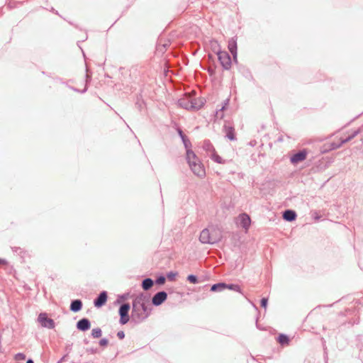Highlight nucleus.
<instances>
[{
	"mask_svg": "<svg viewBox=\"0 0 363 363\" xmlns=\"http://www.w3.org/2000/svg\"><path fill=\"white\" fill-rule=\"evenodd\" d=\"M177 132L181 138L186 150V160L192 172L200 178L204 177V166L199 160L196 155L191 150V143L187 135L179 128H177Z\"/></svg>",
	"mask_w": 363,
	"mask_h": 363,
	"instance_id": "nucleus-1",
	"label": "nucleus"
},
{
	"mask_svg": "<svg viewBox=\"0 0 363 363\" xmlns=\"http://www.w3.org/2000/svg\"><path fill=\"white\" fill-rule=\"evenodd\" d=\"M149 298L143 293L138 295L132 302L131 322L140 324L147 319L151 312L152 308L149 306Z\"/></svg>",
	"mask_w": 363,
	"mask_h": 363,
	"instance_id": "nucleus-2",
	"label": "nucleus"
},
{
	"mask_svg": "<svg viewBox=\"0 0 363 363\" xmlns=\"http://www.w3.org/2000/svg\"><path fill=\"white\" fill-rule=\"evenodd\" d=\"M178 105L186 110H199L204 105L201 98L185 96L178 100Z\"/></svg>",
	"mask_w": 363,
	"mask_h": 363,
	"instance_id": "nucleus-3",
	"label": "nucleus"
},
{
	"mask_svg": "<svg viewBox=\"0 0 363 363\" xmlns=\"http://www.w3.org/2000/svg\"><path fill=\"white\" fill-rule=\"evenodd\" d=\"M206 157H208L213 162L218 164H225V160H223L216 151L213 145L209 140L206 139Z\"/></svg>",
	"mask_w": 363,
	"mask_h": 363,
	"instance_id": "nucleus-4",
	"label": "nucleus"
},
{
	"mask_svg": "<svg viewBox=\"0 0 363 363\" xmlns=\"http://www.w3.org/2000/svg\"><path fill=\"white\" fill-rule=\"evenodd\" d=\"M130 305L128 303H121L118 308V315L120 316L119 323L122 325H125L128 321H131V315H129Z\"/></svg>",
	"mask_w": 363,
	"mask_h": 363,
	"instance_id": "nucleus-5",
	"label": "nucleus"
},
{
	"mask_svg": "<svg viewBox=\"0 0 363 363\" xmlns=\"http://www.w3.org/2000/svg\"><path fill=\"white\" fill-rule=\"evenodd\" d=\"M308 154V150L306 148H303L300 151L293 153L290 157V162L293 165H297L301 162L306 160Z\"/></svg>",
	"mask_w": 363,
	"mask_h": 363,
	"instance_id": "nucleus-6",
	"label": "nucleus"
},
{
	"mask_svg": "<svg viewBox=\"0 0 363 363\" xmlns=\"http://www.w3.org/2000/svg\"><path fill=\"white\" fill-rule=\"evenodd\" d=\"M223 131L225 133V137L231 141L236 140V133L234 125L232 122L224 121Z\"/></svg>",
	"mask_w": 363,
	"mask_h": 363,
	"instance_id": "nucleus-7",
	"label": "nucleus"
},
{
	"mask_svg": "<svg viewBox=\"0 0 363 363\" xmlns=\"http://www.w3.org/2000/svg\"><path fill=\"white\" fill-rule=\"evenodd\" d=\"M217 55L222 67L225 70L230 69L233 61L229 53L225 51H221Z\"/></svg>",
	"mask_w": 363,
	"mask_h": 363,
	"instance_id": "nucleus-8",
	"label": "nucleus"
},
{
	"mask_svg": "<svg viewBox=\"0 0 363 363\" xmlns=\"http://www.w3.org/2000/svg\"><path fill=\"white\" fill-rule=\"evenodd\" d=\"M38 320L43 328L53 329L55 327L54 320L49 318L46 313H40L38 317Z\"/></svg>",
	"mask_w": 363,
	"mask_h": 363,
	"instance_id": "nucleus-9",
	"label": "nucleus"
},
{
	"mask_svg": "<svg viewBox=\"0 0 363 363\" xmlns=\"http://www.w3.org/2000/svg\"><path fill=\"white\" fill-rule=\"evenodd\" d=\"M236 223L239 227L247 231L251 225V218L247 213H242L238 216Z\"/></svg>",
	"mask_w": 363,
	"mask_h": 363,
	"instance_id": "nucleus-10",
	"label": "nucleus"
},
{
	"mask_svg": "<svg viewBox=\"0 0 363 363\" xmlns=\"http://www.w3.org/2000/svg\"><path fill=\"white\" fill-rule=\"evenodd\" d=\"M228 48L229 52L231 53L233 61L235 63H238V45H237V37L230 38L228 42Z\"/></svg>",
	"mask_w": 363,
	"mask_h": 363,
	"instance_id": "nucleus-11",
	"label": "nucleus"
},
{
	"mask_svg": "<svg viewBox=\"0 0 363 363\" xmlns=\"http://www.w3.org/2000/svg\"><path fill=\"white\" fill-rule=\"evenodd\" d=\"M168 294L165 291H160L157 292L152 298V304L154 306L162 305L167 299Z\"/></svg>",
	"mask_w": 363,
	"mask_h": 363,
	"instance_id": "nucleus-12",
	"label": "nucleus"
},
{
	"mask_svg": "<svg viewBox=\"0 0 363 363\" xmlns=\"http://www.w3.org/2000/svg\"><path fill=\"white\" fill-rule=\"evenodd\" d=\"M108 294L106 291H101L94 300V305L96 308H101L106 303Z\"/></svg>",
	"mask_w": 363,
	"mask_h": 363,
	"instance_id": "nucleus-13",
	"label": "nucleus"
},
{
	"mask_svg": "<svg viewBox=\"0 0 363 363\" xmlns=\"http://www.w3.org/2000/svg\"><path fill=\"white\" fill-rule=\"evenodd\" d=\"M91 321L87 318H82L77 322L76 328L78 330L86 332L91 328Z\"/></svg>",
	"mask_w": 363,
	"mask_h": 363,
	"instance_id": "nucleus-14",
	"label": "nucleus"
},
{
	"mask_svg": "<svg viewBox=\"0 0 363 363\" xmlns=\"http://www.w3.org/2000/svg\"><path fill=\"white\" fill-rule=\"evenodd\" d=\"M342 146V144L340 142V140L338 143L331 142V143H325L323 147L322 152L325 153V152H328L329 151L335 150L338 148H340Z\"/></svg>",
	"mask_w": 363,
	"mask_h": 363,
	"instance_id": "nucleus-15",
	"label": "nucleus"
},
{
	"mask_svg": "<svg viewBox=\"0 0 363 363\" xmlns=\"http://www.w3.org/2000/svg\"><path fill=\"white\" fill-rule=\"evenodd\" d=\"M283 219L288 222L294 221L297 218L296 212L293 209H286L283 212Z\"/></svg>",
	"mask_w": 363,
	"mask_h": 363,
	"instance_id": "nucleus-16",
	"label": "nucleus"
},
{
	"mask_svg": "<svg viewBox=\"0 0 363 363\" xmlns=\"http://www.w3.org/2000/svg\"><path fill=\"white\" fill-rule=\"evenodd\" d=\"M228 105H229L228 99H226L223 102L221 108L219 109H217L215 113L216 120L223 119V118L224 117V111L228 108Z\"/></svg>",
	"mask_w": 363,
	"mask_h": 363,
	"instance_id": "nucleus-17",
	"label": "nucleus"
},
{
	"mask_svg": "<svg viewBox=\"0 0 363 363\" xmlns=\"http://www.w3.org/2000/svg\"><path fill=\"white\" fill-rule=\"evenodd\" d=\"M83 303L81 299H74L71 301L69 310L73 313H77L82 309Z\"/></svg>",
	"mask_w": 363,
	"mask_h": 363,
	"instance_id": "nucleus-18",
	"label": "nucleus"
},
{
	"mask_svg": "<svg viewBox=\"0 0 363 363\" xmlns=\"http://www.w3.org/2000/svg\"><path fill=\"white\" fill-rule=\"evenodd\" d=\"M154 280L151 278L147 277L143 279L141 287L144 291L150 290L154 285Z\"/></svg>",
	"mask_w": 363,
	"mask_h": 363,
	"instance_id": "nucleus-19",
	"label": "nucleus"
},
{
	"mask_svg": "<svg viewBox=\"0 0 363 363\" xmlns=\"http://www.w3.org/2000/svg\"><path fill=\"white\" fill-rule=\"evenodd\" d=\"M277 340L281 345L283 346L288 345L291 342L289 336L284 333H280L277 336Z\"/></svg>",
	"mask_w": 363,
	"mask_h": 363,
	"instance_id": "nucleus-20",
	"label": "nucleus"
},
{
	"mask_svg": "<svg viewBox=\"0 0 363 363\" xmlns=\"http://www.w3.org/2000/svg\"><path fill=\"white\" fill-rule=\"evenodd\" d=\"M225 290V283L220 281L211 286L210 291L212 292H220Z\"/></svg>",
	"mask_w": 363,
	"mask_h": 363,
	"instance_id": "nucleus-21",
	"label": "nucleus"
},
{
	"mask_svg": "<svg viewBox=\"0 0 363 363\" xmlns=\"http://www.w3.org/2000/svg\"><path fill=\"white\" fill-rule=\"evenodd\" d=\"M360 129H357L354 130L350 135H349L345 138H340V140L342 143V145L347 143L350 142L352 140H353L357 135L360 133Z\"/></svg>",
	"mask_w": 363,
	"mask_h": 363,
	"instance_id": "nucleus-22",
	"label": "nucleus"
},
{
	"mask_svg": "<svg viewBox=\"0 0 363 363\" xmlns=\"http://www.w3.org/2000/svg\"><path fill=\"white\" fill-rule=\"evenodd\" d=\"M209 46L212 50V52L216 55L220 52L222 50H220V45L218 44L217 40H211L209 41Z\"/></svg>",
	"mask_w": 363,
	"mask_h": 363,
	"instance_id": "nucleus-23",
	"label": "nucleus"
},
{
	"mask_svg": "<svg viewBox=\"0 0 363 363\" xmlns=\"http://www.w3.org/2000/svg\"><path fill=\"white\" fill-rule=\"evenodd\" d=\"M170 45L169 40L165 41L164 43H162V40L157 43V50L159 52L164 53L167 49V48Z\"/></svg>",
	"mask_w": 363,
	"mask_h": 363,
	"instance_id": "nucleus-24",
	"label": "nucleus"
},
{
	"mask_svg": "<svg viewBox=\"0 0 363 363\" xmlns=\"http://www.w3.org/2000/svg\"><path fill=\"white\" fill-rule=\"evenodd\" d=\"M186 280L189 282H190L191 284H199L201 281L200 278L198 276L193 274H189L186 277Z\"/></svg>",
	"mask_w": 363,
	"mask_h": 363,
	"instance_id": "nucleus-25",
	"label": "nucleus"
},
{
	"mask_svg": "<svg viewBox=\"0 0 363 363\" xmlns=\"http://www.w3.org/2000/svg\"><path fill=\"white\" fill-rule=\"evenodd\" d=\"M206 231V243L208 244H213L217 242L219 240V238H211V237L209 235L208 230L207 228L205 229Z\"/></svg>",
	"mask_w": 363,
	"mask_h": 363,
	"instance_id": "nucleus-26",
	"label": "nucleus"
},
{
	"mask_svg": "<svg viewBox=\"0 0 363 363\" xmlns=\"http://www.w3.org/2000/svg\"><path fill=\"white\" fill-rule=\"evenodd\" d=\"M225 289H229L231 291L241 292L240 286L237 284H226L225 283Z\"/></svg>",
	"mask_w": 363,
	"mask_h": 363,
	"instance_id": "nucleus-27",
	"label": "nucleus"
},
{
	"mask_svg": "<svg viewBox=\"0 0 363 363\" xmlns=\"http://www.w3.org/2000/svg\"><path fill=\"white\" fill-rule=\"evenodd\" d=\"M145 104L144 101L142 99V95L139 94L137 96L135 101V107L140 111Z\"/></svg>",
	"mask_w": 363,
	"mask_h": 363,
	"instance_id": "nucleus-28",
	"label": "nucleus"
},
{
	"mask_svg": "<svg viewBox=\"0 0 363 363\" xmlns=\"http://www.w3.org/2000/svg\"><path fill=\"white\" fill-rule=\"evenodd\" d=\"M166 277L163 274H160L157 277L156 279L154 281L155 284L157 285H163L165 283Z\"/></svg>",
	"mask_w": 363,
	"mask_h": 363,
	"instance_id": "nucleus-29",
	"label": "nucleus"
},
{
	"mask_svg": "<svg viewBox=\"0 0 363 363\" xmlns=\"http://www.w3.org/2000/svg\"><path fill=\"white\" fill-rule=\"evenodd\" d=\"M101 334H102V331H101V328H94L91 330V336L94 338H99V337H100L101 336Z\"/></svg>",
	"mask_w": 363,
	"mask_h": 363,
	"instance_id": "nucleus-30",
	"label": "nucleus"
},
{
	"mask_svg": "<svg viewBox=\"0 0 363 363\" xmlns=\"http://www.w3.org/2000/svg\"><path fill=\"white\" fill-rule=\"evenodd\" d=\"M178 273L177 272L170 271L167 273L166 278L170 281H174L176 277L177 276Z\"/></svg>",
	"mask_w": 363,
	"mask_h": 363,
	"instance_id": "nucleus-31",
	"label": "nucleus"
},
{
	"mask_svg": "<svg viewBox=\"0 0 363 363\" xmlns=\"http://www.w3.org/2000/svg\"><path fill=\"white\" fill-rule=\"evenodd\" d=\"M357 311L355 308H347L345 312H342L340 314L345 316L356 315Z\"/></svg>",
	"mask_w": 363,
	"mask_h": 363,
	"instance_id": "nucleus-32",
	"label": "nucleus"
},
{
	"mask_svg": "<svg viewBox=\"0 0 363 363\" xmlns=\"http://www.w3.org/2000/svg\"><path fill=\"white\" fill-rule=\"evenodd\" d=\"M130 296V293L129 292H127V293H124V294H119L118 295V298L123 302L124 303V301L125 300H127Z\"/></svg>",
	"mask_w": 363,
	"mask_h": 363,
	"instance_id": "nucleus-33",
	"label": "nucleus"
},
{
	"mask_svg": "<svg viewBox=\"0 0 363 363\" xmlns=\"http://www.w3.org/2000/svg\"><path fill=\"white\" fill-rule=\"evenodd\" d=\"M26 354L22 352H18L15 354L14 359L16 361H21V360H25L26 359Z\"/></svg>",
	"mask_w": 363,
	"mask_h": 363,
	"instance_id": "nucleus-34",
	"label": "nucleus"
},
{
	"mask_svg": "<svg viewBox=\"0 0 363 363\" xmlns=\"http://www.w3.org/2000/svg\"><path fill=\"white\" fill-rule=\"evenodd\" d=\"M268 305V298L262 297L260 300V306L264 309L267 308Z\"/></svg>",
	"mask_w": 363,
	"mask_h": 363,
	"instance_id": "nucleus-35",
	"label": "nucleus"
},
{
	"mask_svg": "<svg viewBox=\"0 0 363 363\" xmlns=\"http://www.w3.org/2000/svg\"><path fill=\"white\" fill-rule=\"evenodd\" d=\"M86 73L85 75V84L88 86V84H89L91 81V74H89L88 72V69H86Z\"/></svg>",
	"mask_w": 363,
	"mask_h": 363,
	"instance_id": "nucleus-36",
	"label": "nucleus"
},
{
	"mask_svg": "<svg viewBox=\"0 0 363 363\" xmlns=\"http://www.w3.org/2000/svg\"><path fill=\"white\" fill-rule=\"evenodd\" d=\"M99 344L101 347H106L108 344V340L107 338H106V337L101 338L99 340Z\"/></svg>",
	"mask_w": 363,
	"mask_h": 363,
	"instance_id": "nucleus-37",
	"label": "nucleus"
},
{
	"mask_svg": "<svg viewBox=\"0 0 363 363\" xmlns=\"http://www.w3.org/2000/svg\"><path fill=\"white\" fill-rule=\"evenodd\" d=\"M87 90H88V86L86 84H85V86L83 89H79L77 88L73 89L74 91L81 93V94H84L85 92L87 91Z\"/></svg>",
	"mask_w": 363,
	"mask_h": 363,
	"instance_id": "nucleus-38",
	"label": "nucleus"
},
{
	"mask_svg": "<svg viewBox=\"0 0 363 363\" xmlns=\"http://www.w3.org/2000/svg\"><path fill=\"white\" fill-rule=\"evenodd\" d=\"M86 352L90 354H96L98 352V349L96 347V348H94V347L87 348Z\"/></svg>",
	"mask_w": 363,
	"mask_h": 363,
	"instance_id": "nucleus-39",
	"label": "nucleus"
},
{
	"mask_svg": "<svg viewBox=\"0 0 363 363\" xmlns=\"http://www.w3.org/2000/svg\"><path fill=\"white\" fill-rule=\"evenodd\" d=\"M204 240H205V238H204V229H203L201 233H200V235H199V241L201 242V243H204Z\"/></svg>",
	"mask_w": 363,
	"mask_h": 363,
	"instance_id": "nucleus-40",
	"label": "nucleus"
},
{
	"mask_svg": "<svg viewBox=\"0 0 363 363\" xmlns=\"http://www.w3.org/2000/svg\"><path fill=\"white\" fill-rule=\"evenodd\" d=\"M117 337L120 340H123L125 337V333L123 330H120L117 333Z\"/></svg>",
	"mask_w": 363,
	"mask_h": 363,
	"instance_id": "nucleus-41",
	"label": "nucleus"
},
{
	"mask_svg": "<svg viewBox=\"0 0 363 363\" xmlns=\"http://www.w3.org/2000/svg\"><path fill=\"white\" fill-rule=\"evenodd\" d=\"M313 218L316 220H319L321 218V216L319 215L318 212H314L313 213Z\"/></svg>",
	"mask_w": 363,
	"mask_h": 363,
	"instance_id": "nucleus-42",
	"label": "nucleus"
},
{
	"mask_svg": "<svg viewBox=\"0 0 363 363\" xmlns=\"http://www.w3.org/2000/svg\"><path fill=\"white\" fill-rule=\"evenodd\" d=\"M13 252L21 253L23 252L22 249L19 247H11Z\"/></svg>",
	"mask_w": 363,
	"mask_h": 363,
	"instance_id": "nucleus-43",
	"label": "nucleus"
},
{
	"mask_svg": "<svg viewBox=\"0 0 363 363\" xmlns=\"http://www.w3.org/2000/svg\"><path fill=\"white\" fill-rule=\"evenodd\" d=\"M328 167V164H326V163H323V162H321V163L319 164L318 168H320V169H325Z\"/></svg>",
	"mask_w": 363,
	"mask_h": 363,
	"instance_id": "nucleus-44",
	"label": "nucleus"
},
{
	"mask_svg": "<svg viewBox=\"0 0 363 363\" xmlns=\"http://www.w3.org/2000/svg\"><path fill=\"white\" fill-rule=\"evenodd\" d=\"M359 318L357 317L355 320H350L349 321V323L352 325H354V324H358L359 323Z\"/></svg>",
	"mask_w": 363,
	"mask_h": 363,
	"instance_id": "nucleus-45",
	"label": "nucleus"
},
{
	"mask_svg": "<svg viewBox=\"0 0 363 363\" xmlns=\"http://www.w3.org/2000/svg\"><path fill=\"white\" fill-rule=\"evenodd\" d=\"M8 264V262L5 259L0 258V265H6Z\"/></svg>",
	"mask_w": 363,
	"mask_h": 363,
	"instance_id": "nucleus-46",
	"label": "nucleus"
},
{
	"mask_svg": "<svg viewBox=\"0 0 363 363\" xmlns=\"http://www.w3.org/2000/svg\"><path fill=\"white\" fill-rule=\"evenodd\" d=\"M121 303H123L118 297L116 298V300L114 301V305H120Z\"/></svg>",
	"mask_w": 363,
	"mask_h": 363,
	"instance_id": "nucleus-47",
	"label": "nucleus"
},
{
	"mask_svg": "<svg viewBox=\"0 0 363 363\" xmlns=\"http://www.w3.org/2000/svg\"><path fill=\"white\" fill-rule=\"evenodd\" d=\"M55 80L61 84H65V82L63 81V79L60 77L55 78Z\"/></svg>",
	"mask_w": 363,
	"mask_h": 363,
	"instance_id": "nucleus-48",
	"label": "nucleus"
},
{
	"mask_svg": "<svg viewBox=\"0 0 363 363\" xmlns=\"http://www.w3.org/2000/svg\"><path fill=\"white\" fill-rule=\"evenodd\" d=\"M67 354L64 355L58 362L57 363H62L63 361H65V358H67Z\"/></svg>",
	"mask_w": 363,
	"mask_h": 363,
	"instance_id": "nucleus-49",
	"label": "nucleus"
},
{
	"mask_svg": "<svg viewBox=\"0 0 363 363\" xmlns=\"http://www.w3.org/2000/svg\"><path fill=\"white\" fill-rule=\"evenodd\" d=\"M256 327L259 330H262V328L259 326L257 320H256Z\"/></svg>",
	"mask_w": 363,
	"mask_h": 363,
	"instance_id": "nucleus-50",
	"label": "nucleus"
},
{
	"mask_svg": "<svg viewBox=\"0 0 363 363\" xmlns=\"http://www.w3.org/2000/svg\"><path fill=\"white\" fill-rule=\"evenodd\" d=\"M362 335H358V336L357 337V340L358 342H360V341L362 340Z\"/></svg>",
	"mask_w": 363,
	"mask_h": 363,
	"instance_id": "nucleus-51",
	"label": "nucleus"
},
{
	"mask_svg": "<svg viewBox=\"0 0 363 363\" xmlns=\"http://www.w3.org/2000/svg\"><path fill=\"white\" fill-rule=\"evenodd\" d=\"M26 363H34V361L32 359L29 358L28 359H27Z\"/></svg>",
	"mask_w": 363,
	"mask_h": 363,
	"instance_id": "nucleus-52",
	"label": "nucleus"
},
{
	"mask_svg": "<svg viewBox=\"0 0 363 363\" xmlns=\"http://www.w3.org/2000/svg\"><path fill=\"white\" fill-rule=\"evenodd\" d=\"M324 358L325 361L328 359V354L325 350L324 351Z\"/></svg>",
	"mask_w": 363,
	"mask_h": 363,
	"instance_id": "nucleus-53",
	"label": "nucleus"
},
{
	"mask_svg": "<svg viewBox=\"0 0 363 363\" xmlns=\"http://www.w3.org/2000/svg\"><path fill=\"white\" fill-rule=\"evenodd\" d=\"M277 141L278 142H282L283 141V137L282 136L279 137L278 139H277Z\"/></svg>",
	"mask_w": 363,
	"mask_h": 363,
	"instance_id": "nucleus-54",
	"label": "nucleus"
},
{
	"mask_svg": "<svg viewBox=\"0 0 363 363\" xmlns=\"http://www.w3.org/2000/svg\"><path fill=\"white\" fill-rule=\"evenodd\" d=\"M357 347L359 349V350H362V345H360L359 343L357 344Z\"/></svg>",
	"mask_w": 363,
	"mask_h": 363,
	"instance_id": "nucleus-55",
	"label": "nucleus"
},
{
	"mask_svg": "<svg viewBox=\"0 0 363 363\" xmlns=\"http://www.w3.org/2000/svg\"><path fill=\"white\" fill-rule=\"evenodd\" d=\"M52 12L55 13L56 14H58L57 11L55 10V9L52 8L51 10Z\"/></svg>",
	"mask_w": 363,
	"mask_h": 363,
	"instance_id": "nucleus-56",
	"label": "nucleus"
},
{
	"mask_svg": "<svg viewBox=\"0 0 363 363\" xmlns=\"http://www.w3.org/2000/svg\"><path fill=\"white\" fill-rule=\"evenodd\" d=\"M69 89H72V90H73V89H76V88H75V87H74V86H70Z\"/></svg>",
	"mask_w": 363,
	"mask_h": 363,
	"instance_id": "nucleus-57",
	"label": "nucleus"
},
{
	"mask_svg": "<svg viewBox=\"0 0 363 363\" xmlns=\"http://www.w3.org/2000/svg\"><path fill=\"white\" fill-rule=\"evenodd\" d=\"M201 67L202 69H204V67H203V65H202V61L201 62Z\"/></svg>",
	"mask_w": 363,
	"mask_h": 363,
	"instance_id": "nucleus-58",
	"label": "nucleus"
},
{
	"mask_svg": "<svg viewBox=\"0 0 363 363\" xmlns=\"http://www.w3.org/2000/svg\"><path fill=\"white\" fill-rule=\"evenodd\" d=\"M65 85H66V86L69 89L70 86H69V85H68V84H67V83L65 82Z\"/></svg>",
	"mask_w": 363,
	"mask_h": 363,
	"instance_id": "nucleus-59",
	"label": "nucleus"
},
{
	"mask_svg": "<svg viewBox=\"0 0 363 363\" xmlns=\"http://www.w3.org/2000/svg\"><path fill=\"white\" fill-rule=\"evenodd\" d=\"M65 85H66V86L69 89L70 86H69V85H68V84H67V83L65 82Z\"/></svg>",
	"mask_w": 363,
	"mask_h": 363,
	"instance_id": "nucleus-60",
	"label": "nucleus"
},
{
	"mask_svg": "<svg viewBox=\"0 0 363 363\" xmlns=\"http://www.w3.org/2000/svg\"><path fill=\"white\" fill-rule=\"evenodd\" d=\"M361 265H362V261H359V266L361 267Z\"/></svg>",
	"mask_w": 363,
	"mask_h": 363,
	"instance_id": "nucleus-61",
	"label": "nucleus"
},
{
	"mask_svg": "<svg viewBox=\"0 0 363 363\" xmlns=\"http://www.w3.org/2000/svg\"><path fill=\"white\" fill-rule=\"evenodd\" d=\"M84 342H85L86 344H87V343L89 342V341H88V340H84Z\"/></svg>",
	"mask_w": 363,
	"mask_h": 363,
	"instance_id": "nucleus-62",
	"label": "nucleus"
},
{
	"mask_svg": "<svg viewBox=\"0 0 363 363\" xmlns=\"http://www.w3.org/2000/svg\"><path fill=\"white\" fill-rule=\"evenodd\" d=\"M208 72H209L210 74H211V71L208 69Z\"/></svg>",
	"mask_w": 363,
	"mask_h": 363,
	"instance_id": "nucleus-63",
	"label": "nucleus"
},
{
	"mask_svg": "<svg viewBox=\"0 0 363 363\" xmlns=\"http://www.w3.org/2000/svg\"><path fill=\"white\" fill-rule=\"evenodd\" d=\"M361 141H362V143L363 144V137L361 138Z\"/></svg>",
	"mask_w": 363,
	"mask_h": 363,
	"instance_id": "nucleus-64",
	"label": "nucleus"
}]
</instances>
